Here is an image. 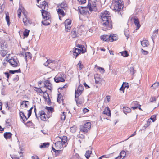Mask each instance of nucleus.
<instances>
[{"label": "nucleus", "instance_id": "nucleus-39", "mask_svg": "<svg viewBox=\"0 0 159 159\" xmlns=\"http://www.w3.org/2000/svg\"><path fill=\"white\" fill-rule=\"evenodd\" d=\"M124 34L125 36L127 37V39L129 37V32L127 30H125L124 31Z\"/></svg>", "mask_w": 159, "mask_h": 159}, {"label": "nucleus", "instance_id": "nucleus-4", "mask_svg": "<svg viewBox=\"0 0 159 159\" xmlns=\"http://www.w3.org/2000/svg\"><path fill=\"white\" fill-rule=\"evenodd\" d=\"M91 127V123L89 122L85 123L84 125H80V131L86 133L90 129Z\"/></svg>", "mask_w": 159, "mask_h": 159}, {"label": "nucleus", "instance_id": "nucleus-26", "mask_svg": "<svg viewBox=\"0 0 159 159\" xmlns=\"http://www.w3.org/2000/svg\"><path fill=\"white\" fill-rule=\"evenodd\" d=\"M82 91H80L77 89L76 91H75V98H78V97L81 94Z\"/></svg>", "mask_w": 159, "mask_h": 159}, {"label": "nucleus", "instance_id": "nucleus-31", "mask_svg": "<svg viewBox=\"0 0 159 159\" xmlns=\"http://www.w3.org/2000/svg\"><path fill=\"white\" fill-rule=\"evenodd\" d=\"M65 25H71V20L69 19H67L65 21Z\"/></svg>", "mask_w": 159, "mask_h": 159}, {"label": "nucleus", "instance_id": "nucleus-10", "mask_svg": "<svg viewBox=\"0 0 159 159\" xmlns=\"http://www.w3.org/2000/svg\"><path fill=\"white\" fill-rule=\"evenodd\" d=\"M44 87L50 90H51L52 89V84L49 80H47L44 82Z\"/></svg>", "mask_w": 159, "mask_h": 159}, {"label": "nucleus", "instance_id": "nucleus-44", "mask_svg": "<svg viewBox=\"0 0 159 159\" xmlns=\"http://www.w3.org/2000/svg\"><path fill=\"white\" fill-rule=\"evenodd\" d=\"M46 20L42 21V24L44 25H47L50 24V23L48 22Z\"/></svg>", "mask_w": 159, "mask_h": 159}, {"label": "nucleus", "instance_id": "nucleus-6", "mask_svg": "<svg viewBox=\"0 0 159 159\" xmlns=\"http://www.w3.org/2000/svg\"><path fill=\"white\" fill-rule=\"evenodd\" d=\"M96 1H96L95 0H94V1H93L92 4L89 3L88 5V7L91 12H92L93 11V9L94 10H95L96 9Z\"/></svg>", "mask_w": 159, "mask_h": 159}, {"label": "nucleus", "instance_id": "nucleus-55", "mask_svg": "<svg viewBox=\"0 0 159 159\" xmlns=\"http://www.w3.org/2000/svg\"><path fill=\"white\" fill-rule=\"evenodd\" d=\"M10 120L9 119H7L6 120V124L8 126H10Z\"/></svg>", "mask_w": 159, "mask_h": 159}, {"label": "nucleus", "instance_id": "nucleus-3", "mask_svg": "<svg viewBox=\"0 0 159 159\" xmlns=\"http://www.w3.org/2000/svg\"><path fill=\"white\" fill-rule=\"evenodd\" d=\"M123 1L121 0H118L115 1L113 4L114 6V10L115 11H119L123 7Z\"/></svg>", "mask_w": 159, "mask_h": 159}, {"label": "nucleus", "instance_id": "nucleus-2", "mask_svg": "<svg viewBox=\"0 0 159 159\" xmlns=\"http://www.w3.org/2000/svg\"><path fill=\"white\" fill-rule=\"evenodd\" d=\"M40 6L42 9V11L41 12L43 18L46 20H48L50 18V16L49 12L46 11L48 8V5L47 2L44 1Z\"/></svg>", "mask_w": 159, "mask_h": 159}, {"label": "nucleus", "instance_id": "nucleus-18", "mask_svg": "<svg viewBox=\"0 0 159 159\" xmlns=\"http://www.w3.org/2000/svg\"><path fill=\"white\" fill-rule=\"evenodd\" d=\"M141 43L142 46L143 47H147L149 45L148 41L146 40L141 41Z\"/></svg>", "mask_w": 159, "mask_h": 159}, {"label": "nucleus", "instance_id": "nucleus-28", "mask_svg": "<svg viewBox=\"0 0 159 159\" xmlns=\"http://www.w3.org/2000/svg\"><path fill=\"white\" fill-rule=\"evenodd\" d=\"M49 145V143H44L40 146V148L48 147Z\"/></svg>", "mask_w": 159, "mask_h": 159}, {"label": "nucleus", "instance_id": "nucleus-42", "mask_svg": "<svg viewBox=\"0 0 159 159\" xmlns=\"http://www.w3.org/2000/svg\"><path fill=\"white\" fill-rule=\"evenodd\" d=\"M21 12H22L20 8H19L17 11L18 17L19 18H20V17H21Z\"/></svg>", "mask_w": 159, "mask_h": 159}, {"label": "nucleus", "instance_id": "nucleus-50", "mask_svg": "<svg viewBox=\"0 0 159 159\" xmlns=\"http://www.w3.org/2000/svg\"><path fill=\"white\" fill-rule=\"evenodd\" d=\"M157 99V98L155 97H153L150 98V101L151 102H153L156 100Z\"/></svg>", "mask_w": 159, "mask_h": 159}, {"label": "nucleus", "instance_id": "nucleus-25", "mask_svg": "<svg viewBox=\"0 0 159 159\" xmlns=\"http://www.w3.org/2000/svg\"><path fill=\"white\" fill-rule=\"evenodd\" d=\"M66 112H63L61 113V115L60 119L61 121L64 120L66 118Z\"/></svg>", "mask_w": 159, "mask_h": 159}, {"label": "nucleus", "instance_id": "nucleus-61", "mask_svg": "<svg viewBox=\"0 0 159 159\" xmlns=\"http://www.w3.org/2000/svg\"><path fill=\"white\" fill-rule=\"evenodd\" d=\"M111 154H109L107 155H104L102 156L103 157H105L106 158H109L111 157Z\"/></svg>", "mask_w": 159, "mask_h": 159}, {"label": "nucleus", "instance_id": "nucleus-53", "mask_svg": "<svg viewBox=\"0 0 159 159\" xmlns=\"http://www.w3.org/2000/svg\"><path fill=\"white\" fill-rule=\"evenodd\" d=\"M25 58L27 57H28L29 58H31L30 55V52H27L26 53H25Z\"/></svg>", "mask_w": 159, "mask_h": 159}, {"label": "nucleus", "instance_id": "nucleus-32", "mask_svg": "<svg viewBox=\"0 0 159 159\" xmlns=\"http://www.w3.org/2000/svg\"><path fill=\"white\" fill-rule=\"evenodd\" d=\"M120 53L121 54V55L123 56L124 57H127L128 56L127 52L126 51L121 52H120Z\"/></svg>", "mask_w": 159, "mask_h": 159}, {"label": "nucleus", "instance_id": "nucleus-49", "mask_svg": "<svg viewBox=\"0 0 159 159\" xmlns=\"http://www.w3.org/2000/svg\"><path fill=\"white\" fill-rule=\"evenodd\" d=\"M0 52L1 55L3 57H4V56H5L7 53V52H6V51L4 50L1 51Z\"/></svg>", "mask_w": 159, "mask_h": 159}, {"label": "nucleus", "instance_id": "nucleus-57", "mask_svg": "<svg viewBox=\"0 0 159 159\" xmlns=\"http://www.w3.org/2000/svg\"><path fill=\"white\" fill-rule=\"evenodd\" d=\"M61 96L62 95L60 93L58 94V98L57 99V102H59V101L60 100Z\"/></svg>", "mask_w": 159, "mask_h": 159}, {"label": "nucleus", "instance_id": "nucleus-37", "mask_svg": "<svg viewBox=\"0 0 159 159\" xmlns=\"http://www.w3.org/2000/svg\"><path fill=\"white\" fill-rule=\"evenodd\" d=\"M10 73L11 74H14L15 73H21V71L20 69H19L18 70H10L9 71Z\"/></svg>", "mask_w": 159, "mask_h": 159}, {"label": "nucleus", "instance_id": "nucleus-16", "mask_svg": "<svg viewBox=\"0 0 159 159\" xmlns=\"http://www.w3.org/2000/svg\"><path fill=\"white\" fill-rule=\"evenodd\" d=\"M134 23L137 27L136 29L138 30L140 28L141 26L139 23V20L137 18H134Z\"/></svg>", "mask_w": 159, "mask_h": 159}, {"label": "nucleus", "instance_id": "nucleus-56", "mask_svg": "<svg viewBox=\"0 0 159 159\" xmlns=\"http://www.w3.org/2000/svg\"><path fill=\"white\" fill-rule=\"evenodd\" d=\"M141 51L142 53L144 55H147L148 53V52L147 51L143 50V49H141Z\"/></svg>", "mask_w": 159, "mask_h": 159}, {"label": "nucleus", "instance_id": "nucleus-34", "mask_svg": "<svg viewBox=\"0 0 159 159\" xmlns=\"http://www.w3.org/2000/svg\"><path fill=\"white\" fill-rule=\"evenodd\" d=\"M91 152L89 151H87L85 154L86 157L88 159L90 157V154L91 153Z\"/></svg>", "mask_w": 159, "mask_h": 159}, {"label": "nucleus", "instance_id": "nucleus-64", "mask_svg": "<svg viewBox=\"0 0 159 159\" xmlns=\"http://www.w3.org/2000/svg\"><path fill=\"white\" fill-rule=\"evenodd\" d=\"M76 47L81 49L82 48H83V47H84L83 45L81 44H77L76 45Z\"/></svg>", "mask_w": 159, "mask_h": 159}, {"label": "nucleus", "instance_id": "nucleus-23", "mask_svg": "<svg viewBox=\"0 0 159 159\" xmlns=\"http://www.w3.org/2000/svg\"><path fill=\"white\" fill-rule=\"evenodd\" d=\"M71 35L72 38H75L78 36V34L75 29H73L71 31Z\"/></svg>", "mask_w": 159, "mask_h": 159}, {"label": "nucleus", "instance_id": "nucleus-27", "mask_svg": "<svg viewBox=\"0 0 159 159\" xmlns=\"http://www.w3.org/2000/svg\"><path fill=\"white\" fill-rule=\"evenodd\" d=\"M75 100L77 104H81L83 102L80 98H79L78 97V98H75Z\"/></svg>", "mask_w": 159, "mask_h": 159}, {"label": "nucleus", "instance_id": "nucleus-38", "mask_svg": "<svg viewBox=\"0 0 159 159\" xmlns=\"http://www.w3.org/2000/svg\"><path fill=\"white\" fill-rule=\"evenodd\" d=\"M126 152L124 151H122L120 153V156L121 157L123 158V159L124 157L125 156Z\"/></svg>", "mask_w": 159, "mask_h": 159}, {"label": "nucleus", "instance_id": "nucleus-45", "mask_svg": "<svg viewBox=\"0 0 159 159\" xmlns=\"http://www.w3.org/2000/svg\"><path fill=\"white\" fill-rule=\"evenodd\" d=\"M33 108V107H31L28 111V118H29L31 115L32 110Z\"/></svg>", "mask_w": 159, "mask_h": 159}, {"label": "nucleus", "instance_id": "nucleus-15", "mask_svg": "<svg viewBox=\"0 0 159 159\" xmlns=\"http://www.w3.org/2000/svg\"><path fill=\"white\" fill-rule=\"evenodd\" d=\"M56 148L57 149H61L63 147V143L61 141H57L55 143Z\"/></svg>", "mask_w": 159, "mask_h": 159}, {"label": "nucleus", "instance_id": "nucleus-19", "mask_svg": "<svg viewBox=\"0 0 159 159\" xmlns=\"http://www.w3.org/2000/svg\"><path fill=\"white\" fill-rule=\"evenodd\" d=\"M103 114L108 116H111L110 110L108 107H107L105 109L103 112Z\"/></svg>", "mask_w": 159, "mask_h": 159}, {"label": "nucleus", "instance_id": "nucleus-30", "mask_svg": "<svg viewBox=\"0 0 159 159\" xmlns=\"http://www.w3.org/2000/svg\"><path fill=\"white\" fill-rule=\"evenodd\" d=\"M61 142L63 144H65L66 142L67 141V137L66 136H63L62 139H61Z\"/></svg>", "mask_w": 159, "mask_h": 159}, {"label": "nucleus", "instance_id": "nucleus-33", "mask_svg": "<svg viewBox=\"0 0 159 159\" xmlns=\"http://www.w3.org/2000/svg\"><path fill=\"white\" fill-rule=\"evenodd\" d=\"M6 20L8 26H9L10 22V21L9 16L8 15L6 14Z\"/></svg>", "mask_w": 159, "mask_h": 159}, {"label": "nucleus", "instance_id": "nucleus-7", "mask_svg": "<svg viewBox=\"0 0 159 159\" xmlns=\"http://www.w3.org/2000/svg\"><path fill=\"white\" fill-rule=\"evenodd\" d=\"M56 62L54 60L48 59L44 64V65L46 66L49 65L52 66H54V65L56 64Z\"/></svg>", "mask_w": 159, "mask_h": 159}, {"label": "nucleus", "instance_id": "nucleus-52", "mask_svg": "<svg viewBox=\"0 0 159 159\" xmlns=\"http://www.w3.org/2000/svg\"><path fill=\"white\" fill-rule=\"evenodd\" d=\"M77 137L80 139H83L84 138V136L82 134H79L77 135Z\"/></svg>", "mask_w": 159, "mask_h": 159}, {"label": "nucleus", "instance_id": "nucleus-1", "mask_svg": "<svg viewBox=\"0 0 159 159\" xmlns=\"http://www.w3.org/2000/svg\"><path fill=\"white\" fill-rule=\"evenodd\" d=\"M110 14L109 12L106 10L101 13L100 18L102 20V24L103 27L102 29L103 30L106 31L107 30H110L112 28V22Z\"/></svg>", "mask_w": 159, "mask_h": 159}, {"label": "nucleus", "instance_id": "nucleus-11", "mask_svg": "<svg viewBox=\"0 0 159 159\" xmlns=\"http://www.w3.org/2000/svg\"><path fill=\"white\" fill-rule=\"evenodd\" d=\"M78 10L81 14L86 15L89 13V11L86 10L85 8H84L82 7H79Z\"/></svg>", "mask_w": 159, "mask_h": 159}, {"label": "nucleus", "instance_id": "nucleus-20", "mask_svg": "<svg viewBox=\"0 0 159 159\" xmlns=\"http://www.w3.org/2000/svg\"><path fill=\"white\" fill-rule=\"evenodd\" d=\"M46 96H47L48 97V100H47V101L48 102V104H49L51 103V100L50 99L48 93H46V91H45L44 93L43 97H44V99L46 100H47L48 98H47Z\"/></svg>", "mask_w": 159, "mask_h": 159}, {"label": "nucleus", "instance_id": "nucleus-36", "mask_svg": "<svg viewBox=\"0 0 159 159\" xmlns=\"http://www.w3.org/2000/svg\"><path fill=\"white\" fill-rule=\"evenodd\" d=\"M30 31L27 29H25L23 33L24 36L25 37H27Z\"/></svg>", "mask_w": 159, "mask_h": 159}, {"label": "nucleus", "instance_id": "nucleus-47", "mask_svg": "<svg viewBox=\"0 0 159 159\" xmlns=\"http://www.w3.org/2000/svg\"><path fill=\"white\" fill-rule=\"evenodd\" d=\"M81 61H80L77 64L80 70H81L83 68V65L81 64Z\"/></svg>", "mask_w": 159, "mask_h": 159}, {"label": "nucleus", "instance_id": "nucleus-41", "mask_svg": "<svg viewBox=\"0 0 159 159\" xmlns=\"http://www.w3.org/2000/svg\"><path fill=\"white\" fill-rule=\"evenodd\" d=\"M71 25H65V30L66 32H67L70 31V29L71 27Z\"/></svg>", "mask_w": 159, "mask_h": 159}, {"label": "nucleus", "instance_id": "nucleus-51", "mask_svg": "<svg viewBox=\"0 0 159 159\" xmlns=\"http://www.w3.org/2000/svg\"><path fill=\"white\" fill-rule=\"evenodd\" d=\"M151 120H152L153 122H154L156 120V116L155 115H153L150 118Z\"/></svg>", "mask_w": 159, "mask_h": 159}, {"label": "nucleus", "instance_id": "nucleus-21", "mask_svg": "<svg viewBox=\"0 0 159 159\" xmlns=\"http://www.w3.org/2000/svg\"><path fill=\"white\" fill-rule=\"evenodd\" d=\"M131 110L130 108L127 107H124L123 108V112L125 114L130 112L131 111Z\"/></svg>", "mask_w": 159, "mask_h": 159}, {"label": "nucleus", "instance_id": "nucleus-24", "mask_svg": "<svg viewBox=\"0 0 159 159\" xmlns=\"http://www.w3.org/2000/svg\"><path fill=\"white\" fill-rule=\"evenodd\" d=\"M57 11L58 14L62 15L63 16L65 15V14L64 12L63 9H62L58 8V9H57Z\"/></svg>", "mask_w": 159, "mask_h": 159}, {"label": "nucleus", "instance_id": "nucleus-46", "mask_svg": "<svg viewBox=\"0 0 159 159\" xmlns=\"http://www.w3.org/2000/svg\"><path fill=\"white\" fill-rule=\"evenodd\" d=\"M129 70L130 74L132 75H133L134 73L135 70L133 67H131L129 69Z\"/></svg>", "mask_w": 159, "mask_h": 159}, {"label": "nucleus", "instance_id": "nucleus-48", "mask_svg": "<svg viewBox=\"0 0 159 159\" xmlns=\"http://www.w3.org/2000/svg\"><path fill=\"white\" fill-rule=\"evenodd\" d=\"M80 4H84L86 2V0H77Z\"/></svg>", "mask_w": 159, "mask_h": 159}, {"label": "nucleus", "instance_id": "nucleus-59", "mask_svg": "<svg viewBox=\"0 0 159 159\" xmlns=\"http://www.w3.org/2000/svg\"><path fill=\"white\" fill-rule=\"evenodd\" d=\"M23 117H22V118H21L23 119V120L24 121H26L27 120V118H26V116L24 115L23 116Z\"/></svg>", "mask_w": 159, "mask_h": 159}, {"label": "nucleus", "instance_id": "nucleus-22", "mask_svg": "<svg viewBox=\"0 0 159 159\" xmlns=\"http://www.w3.org/2000/svg\"><path fill=\"white\" fill-rule=\"evenodd\" d=\"M12 135V134L10 132H6L4 134V136L6 139H10Z\"/></svg>", "mask_w": 159, "mask_h": 159}, {"label": "nucleus", "instance_id": "nucleus-54", "mask_svg": "<svg viewBox=\"0 0 159 159\" xmlns=\"http://www.w3.org/2000/svg\"><path fill=\"white\" fill-rule=\"evenodd\" d=\"M84 89L83 86L82 85H80L78 87V89L80 91H82Z\"/></svg>", "mask_w": 159, "mask_h": 159}, {"label": "nucleus", "instance_id": "nucleus-13", "mask_svg": "<svg viewBox=\"0 0 159 159\" xmlns=\"http://www.w3.org/2000/svg\"><path fill=\"white\" fill-rule=\"evenodd\" d=\"M109 37L110 38L109 40L110 42H113V41L117 40L118 39V38L116 34H111L109 35Z\"/></svg>", "mask_w": 159, "mask_h": 159}, {"label": "nucleus", "instance_id": "nucleus-12", "mask_svg": "<svg viewBox=\"0 0 159 159\" xmlns=\"http://www.w3.org/2000/svg\"><path fill=\"white\" fill-rule=\"evenodd\" d=\"M57 7L58 8H61L64 10L67 9V6L66 3L63 2L61 4H59L58 5Z\"/></svg>", "mask_w": 159, "mask_h": 159}, {"label": "nucleus", "instance_id": "nucleus-35", "mask_svg": "<svg viewBox=\"0 0 159 159\" xmlns=\"http://www.w3.org/2000/svg\"><path fill=\"white\" fill-rule=\"evenodd\" d=\"M28 22H29V20H28L27 17H24L23 18V22L24 23V24L25 25H27V24H28Z\"/></svg>", "mask_w": 159, "mask_h": 159}, {"label": "nucleus", "instance_id": "nucleus-17", "mask_svg": "<svg viewBox=\"0 0 159 159\" xmlns=\"http://www.w3.org/2000/svg\"><path fill=\"white\" fill-rule=\"evenodd\" d=\"M109 35H104L102 36H101L100 37V38L102 40L107 42L109 41Z\"/></svg>", "mask_w": 159, "mask_h": 159}, {"label": "nucleus", "instance_id": "nucleus-60", "mask_svg": "<svg viewBox=\"0 0 159 159\" xmlns=\"http://www.w3.org/2000/svg\"><path fill=\"white\" fill-rule=\"evenodd\" d=\"M32 159H39L38 157L36 155H34L32 157Z\"/></svg>", "mask_w": 159, "mask_h": 159}, {"label": "nucleus", "instance_id": "nucleus-43", "mask_svg": "<svg viewBox=\"0 0 159 159\" xmlns=\"http://www.w3.org/2000/svg\"><path fill=\"white\" fill-rule=\"evenodd\" d=\"M95 81L96 84H99L101 83V80L98 78H95Z\"/></svg>", "mask_w": 159, "mask_h": 159}, {"label": "nucleus", "instance_id": "nucleus-40", "mask_svg": "<svg viewBox=\"0 0 159 159\" xmlns=\"http://www.w3.org/2000/svg\"><path fill=\"white\" fill-rule=\"evenodd\" d=\"M46 110L48 111L49 112H52L53 111V109L52 108V107H46Z\"/></svg>", "mask_w": 159, "mask_h": 159}, {"label": "nucleus", "instance_id": "nucleus-14", "mask_svg": "<svg viewBox=\"0 0 159 159\" xmlns=\"http://www.w3.org/2000/svg\"><path fill=\"white\" fill-rule=\"evenodd\" d=\"M73 55L74 56H75V58L81 52V49L77 48H74L73 51Z\"/></svg>", "mask_w": 159, "mask_h": 159}, {"label": "nucleus", "instance_id": "nucleus-8", "mask_svg": "<svg viewBox=\"0 0 159 159\" xmlns=\"http://www.w3.org/2000/svg\"><path fill=\"white\" fill-rule=\"evenodd\" d=\"M39 114L42 120L46 121L48 118L46 114L45 113L44 111H41L39 112Z\"/></svg>", "mask_w": 159, "mask_h": 159}, {"label": "nucleus", "instance_id": "nucleus-58", "mask_svg": "<svg viewBox=\"0 0 159 159\" xmlns=\"http://www.w3.org/2000/svg\"><path fill=\"white\" fill-rule=\"evenodd\" d=\"M138 102L137 101H134L132 102L131 105L132 106L136 105V106H137V105H138Z\"/></svg>", "mask_w": 159, "mask_h": 159}, {"label": "nucleus", "instance_id": "nucleus-5", "mask_svg": "<svg viewBox=\"0 0 159 159\" xmlns=\"http://www.w3.org/2000/svg\"><path fill=\"white\" fill-rule=\"evenodd\" d=\"M8 62L13 67H16L19 66V61L17 59L11 58L9 60Z\"/></svg>", "mask_w": 159, "mask_h": 159}, {"label": "nucleus", "instance_id": "nucleus-62", "mask_svg": "<svg viewBox=\"0 0 159 159\" xmlns=\"http://www.w3.org/2000/svg\"><path fill=\"white\" fill-rule=\"evenodd\" d=\"M123 85V86H124V88H125L126 87H127L128 88V87H127V86L128 85V83H124V82L123 83V84H122Z\"/></svg>", "mask_w": 159, "mask_h": 159}, {"label": "nucleus", "instance_id": "nucleus-9", "mask_svg": "<svg viewBox=\"0 0 159 159\" xmlns=\"http://www.w3.org/2000/svg\"><path fill=\"white\" fill-rule=\"evenodd\" d=\"M61 76H59V75H57L54 78V80L56 82L58 83L60 82H64L65 81L64 79L62 77L61 75Z\"/></svg>", "mask_w": 159, "mask_h": 159}, {"label": "nucleus", "instance_id": "nucleus-29", "mask_svg": "<svg viewBox=\"0 0 159 159\" xmlns=\"http://www.w3.org/2000/svg\"><path fill=\"white\" fill-rule=\"evenodd\" d=\"M159 85V83H154L151 87V88L152 89H155Z\"/></svg>", "mask_w": 159, "mask_h": 159}, {"label": "nucleus", "instance_id": "nucleus-63", "mask_svg": "<svg viewBox=\"0 0 159 159\" xmlns=\"http://www.w3.org/2000/svg\"><path fill=\"white\" fill-rule=\"evenodd\" d=\"M83 112L84 113H86V112H88V111H89V110L86 108H85L83 109Z\"/></svg>", "mask_w": 159, "mask_h": 159}]
</instances>
